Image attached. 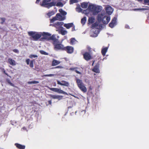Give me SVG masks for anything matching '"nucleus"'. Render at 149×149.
Here are the masks:
<instances>
[{
    "label": "nucleus",
    "mask_w": 149,
    "mask_h": 149,
    "mask_svg": "<svg viewBox=\"0 0 149 149\" xmlns=\"http://www.w3.org/2000/svg\"><path fill=\"white\" fill-rule=\"evenodd\" d=\"M76 10L77 11L80 12L81 11L82 9L78 7L76 8Z\"/></svg>",
    "instance_id": "obj_40"
},
{
    "label": "nucleus",
    "mask_w": 149,
    "mask_h": 149,
    "mask_svg": "<svg viewBox=\"0 0 149 149\" xmlns=\"http://www.w3.org/2000/svg\"><path fill=\"white\" fill-rule=\"evenodd\" d=\"M77 42V41L74 38H72L70 39V43L71 45H74Z\"/></svg>",
    "instance_id": "obj_27"
},
{
    "label": "nucleus",
    "mask_w": 149,
    "mask_h": 149,
    "mask_svg": "<svg viewBox=\"0 0 149 149\" xmlns=\"http://www.w3.org/2000/svg\"><path fill=\"white\" fill-rule=\"evenodd\" d=\"M56 84L55 83L54 85V86H56Z\"/></svg>",
    "instance_id": "obj_53"
},
{
    "label": "nucleus",
    "mask_w": 149,
    "mask_h": 149,
    "mask_svg": "<svg viewBox=\"0 0 149 149\" xmlns=\"http://www.w3.org/2000/svg\"><path fill=\"white\" fill-rule=\"evenodd\" d=\"M39 83V81H29L28 82V83L29 84H38Z\"/></svg>",
    "instance_id": "obj_30"
},
{
    "label": "nucleus",
    "mask_w": 149,
    "mask_h": 149,
    "mask_svg": "<svg viewBox=\"0 0 149 149\" xmlns=\"http://www.w3.org/2000/svg\"><path fill=\"white\" fill-rule=\"evenodd\" d=\"M59 6L62 7L63 6V3L60 2H58L57 3H56V4L55 6Z\"/></svg>",
    "instance_id": "obj_33"
},
{
    "label": "nucleus",
    "mask_w": 149,
    "mask_h": 149,
    "mask_svg": "<svg viewBox=\"0 0 149 149\" xmlns=\"http://www.w3.org/2000/svg\"><path fill=\"white\" fill-rule=\"evenodd\" d=\"M40 1V0H37L36 1V3H38Z\"/></svg>",
    "instance_id": "obj_51"
},
{
    "label": "nucleus",
    "mask_w": 149,
    "mask_h": 149,
    "mask_svg": "<svg viewBox=\"0 0 149 149\" xmlns=\"http://www.w3.org/2000/svg\"><path fill=\"white\" fill-rule=\"evenodd\" d=\"M144 2L145 3H149V0H144Z\"/></svg>",
    "instance_id": "obj_46"
},
{
    "label": "nucleus",
    "mask_w": 149,
    "mask_h": 149,
    "mask_svg": "<svg viewBox=\"0 0 149 149\" xmlns=\"http://www.w3.org/2000/svg\"><path fill=\"white\" fill-rule=\"evenodd\" d=\"M138 1H142L143 0H137Z\"/></svg>",
    "instance_id": "obj_54"
},
{
    "label": "nucleus",
    "mask_w": 149,
    "mask_h": 149,
    "mask_svg": "<svg viewBox=\"0 0 149 149\" xmlns=\"http://www.w3.org/2000/svg\"><path fill=\"white\" fill-rule=\"evenodd\" d=\"M105 9L106 12V13L109 16L111 14L113 11V9L109 6H106Z\"/></svg>",
    "instance_id": "obj_11"
},
{
    "label": "nucleus",
    "mask_w": 149,
    "mask_h": 149,
    "mask_svg": "<svg viewBox=\"0 0 149 149\" xmlns=\"http://www.w3.org/2000/svg\"><path fill=\"white\" fill-rule=\"evenodd\" d=\"M49 40H52V43L53 45L55 43L59 42L58 39L56 38L55 36L54 35H53L52 36H50L49 37Z\"/></svg>",
    "instance_id": "obj_16"
},
{
    "label": "nucleus",
    "mask_w": 149,
    "mask_h": 149,
    "mask_svg": "<svg viewBox=\"0 0 149 149\" xmlns=\"http://www.w3.org/2000/svg\"><path fill=\"white\" fill-rule=\"evenodd\" d=\"M35 60H32L30 61V63L29 62L30 60L29 59H27L26 60V62L27 65L29 64V66L31 68H33V63Z\"/></svg>",
    "instance_id": "obj_18"
},
{
    "label": "nucleus",
    "mask_w": 149,
    "mask_h": 149,
    "mask_svg": "<svg viewBox=\"0 0 149 149\" xmlns=\"http://www.w3.org/2000/svg\"><path fill=\"white\" fill-rule=\"evenodd\" d=\"M86 17H84L82 19H86Z\"/></svg>",
    "instance_id": "obj_55"
},
{
    "label": "nucleus",
    "mask_w": 149,
    "mask_h": 149,
    "mask_svg": "<svg viewBox=\"0 0 149 149\" xmlns=\"http://www.w3.org/2000/svg\"><path fill=\"white\" fill-rule=\"evenodd\" d=\"M63 22H57L56 24L57 26H62L63 24Z\"/></svg>",
    "instance_id": "obj_37"
},
{
    "label": "nucleus",
    "mask_w": 149,
    "mask_h": 149,
    "mask_svg": "<svg viewBox=\"0 0 149 149\" xmlns=\"http://www.w3.org/2000/svg\"><path fill=\"white\" fill-rule=\"evenodd\" d=\"M76 68H70L69 70H74L75 72H76L77 73L80 74H81V72L76 70Z\"/></svg>",
    "instance_id": "obj_29"
},
{
    "label": "nucleus",
    "mask_w": 149,
    "mask_h": 149,
    "mask_svg": "<svg viewBox=\"0 0 149 149\" xmlns=\"http://www.w3.org/2000/svg\"><path fill=\"white\" fill-rule=\"evenodd\" d=\"M94 11L95 13H93V15H97L102 10V7L101 6H99L96 5Z\"/></svg>",
    "instance_id": "obj_14"
},
{
    "label": "nucleus",
    "mask_w": 149,
    "mask_h": 149,
    "mask_svg": "<svg viewBox=\"0 0 149 149\" xmlns=\"http://www.w3.org/2000/svg\"><path fill=\"white\" fill-rule=\"evenodd\" d=\"M38 57V56L36 55H34V54H31L30 55L29 57L30 58H36L37 57Z\"/></svg>",
    "instance_id": "obj_36"
},
{
    "label": "nucleus",
    "mask_w": 149,
    "mask_h": 149,
    "mask_svg": "<svg viewBox=\"0 0 149 149\" xmlns=\"http://www.w3.org/2000/svg\"><path fill=\"white\" fill-rule=\"evenodd\" d=\"M88 19V23L89 24H92L91 28L92 31L91 36L93 37H96L97 36L99 31V29L102 28V25L107 24L109 22L110 19Z\"/></svg>",
    "instance_id": "obj_1"
},
{
    "label": "nucleus",
    "mask_w": 149,
    "mask_h": 149,
    "mask_svg": "<svg viewBox=\"0 0 149 149\" xmlns=\"http://www.w3.org/2000/svg\"><path fill=\"white\" fill-rule=\"evenodd\" d=\"M73 26V23H70L68 24H64V27L66 28L67 29H69L70 28L72 27Z\"/></svg>",
    "instance_id": "obj_24"
},
{
    "label": "nucleus",
    "mask_w": 149,
    "mask_h": 149,
    "mask_svg": "<svg viewBox=\"0 0 149 149\" xmlns=\"http://www.w3.org/2000/svg\"><path fill=\"white\" fill-rule=\"evenodd\" d=\"M117 19H112L109 24V26L111 28H113L117 24Z\"/></svg>",
    "instance_id": "obj_17"
},
{
    "label": "nucleus",
    "mask_w": 149,
    "mask_h": 149,
    "mask_svg": "<svg viewBox=\"0 0 149 149\" xmlns=\"http://www.w3.org/2000/svg\"><path fill=\"white\" fill-rule=\"evenodd\" d=\"M52 19H56V18H55V17H54L53 18H52Z\"/></svg>",
    "instance_id": "obj_57"
},
{
    "label": "nucleus",
    "mask_w": 149,
    "mask_h": 149,
    "mask_svg": "<svg viewBox=\"0 0 149 149\" xmlns=\"http://www.w3.org/2000/svg\"><path fill=\"white\" fill-rule=\"evenodd\" d=\"M89 88L91 90L92 89V88H91V86H90L89 87Z\"/></svg>",
    "instance_id": "obj_52"
},
{
    "label": "nucleus",
    "mask_w": 149,
    "mask_h": 149,
    "mask_svg": "<svg viewBox=\"0 0 149 149\" xmlns=\"http://www.w3.org/2000/svg\"><path fill=\"white\" fill-rule=\"evenodd\" d=\"M49 89L53 91L58 93H62L65 95H67V93L66 92L58 88H50Z\"/></svg>",
    "instance_id": "obj_9"
},
{
    "label": "nucleus",
    "mask_w": 149,
    "mask_h": 149,
    "mask_svg": "<svg viewBox=\"0 0 149 149\" xmlns=\"http://www.w3.org/2000/svg\"><path fill=\"white\" fill-rule=\"evenodd\" d=\"M113 19H116V18L115 17H114Z\"/></svg>",
    "instance_id": "obj_59"
},
{
    "label": "nucleus",
    "mask_w": 149,
    "mask_h": 149,
    "mask_svg": "<svg viewBox=\"0 0 149 149\" xmlns=\"http://www.w3.org/2000/svg\"><path fill=\"white\" fill-rule=\"evenodd\" d=\"M51 99H58L60 100L62 98V96L59 95H49Z\"/></svg>",
    "instance_id": "obj_19"
},
{
    "label": "nucleus",
    "mask_w": 149,
    "mask_h": 149,
    "mask_svg": "<svg viewBox=\"0 0 149 149\" xmlns=\"http://www.w3.org/2000/svg\"><path fill=\"white\" fill-rule=\"evenodd\" d=\"M143 9H140V8H137V9H135L134 10H143Z\"/></svg>",
    "instance_id": "obj_48"
},
{
    "label": "nucleus",
    "mask_w": 149,
    "mask_h": 149,
    "mask_svg": "<svg viewBox=\"0 0 149 149\" xmlns=\"http://www.w3.org/2000/svg\"><path fill=\"white\" fill-rule=\"evenodd\" d=\"M108 49V47H105L102 49L101 53L103 56H104L105 55L106 53L107 52Z\"/></svg>",
    "instance_id": "obj_26"
},
{
    "label": "nucleus",
    "mask_w": 149,
    "mask_h": 149,
    "mask_svg": "<svg viewBox=\"0 0 149 149\" xmlns=\"http://www.w3.org/2000/svg\"><path fill=\"white\" fill-rule=\"evenodd\" d=\"M78 2L77 0H70V4H73L74 3H76Z\"/></svg>",
    "instance_id": "obj_35"
},
{
    "label": "nucleus",
    "mask_w": 149,
    "mask_h": 149,
    "mask_svg": "<svg viewBox=\"0 0 149 149\" xmlns=\"http://www.w3.org/2000/svg\"><path fill=\"white\" fill-rule=\"evenodd\" d=\"M93 71L96 73H99L100 72V70L99 69V65L97 64L94 67L93 70Z\"/></svg>",
    "instance_id": "obj_20"
},
{
    "label": "nucleus",
    "mask_w": 149,
    "mask_h": 149,
    "mask_svg": "<svg viewBox=\"0 0 149 149\" xmlns=\"http://www.w3.org/2000/svg\"><path fill=\"white\" fill-rule=\"evenodd\" d=\"M54 75V74H46L44 75V76L46 77H51Z\"/></svg>",
    "instance_id": "obj_43"
},
{
    "label": "nucleus",
    "mask_w": 149,
    "mask_h": 149,
    "mask_svg": "<svg viewBox=\"0 0 149 149\" xmlns=\"http://www.w3.org/2000/svg\"><path fill=\"white\" fill-rule=\"evenodd\" d=\"M110 16L108 15L105 11H102L99 13L97 17V19H110Z\"/></svg>",
    "instance_id": "obj_7"
},
{
    "label": "nucleus",
    "mask_w": 149,
    "mask_h": 149,
    "mask_svg": "<svg viewBox=\"0 0 149 149\" xmlns=\"http://www.w3.org/2000/svg\"><path fill=\"white\" fill-rule=\"evenodd\" d=\"M61 63V61L54 59L52 62V66H55L58 65Z\"/></svg>",
    "instance_id": "obj_22"
},
{
    "label": "nucleus",
    "mask_w": 149,
    "mask_h": 149,
    "mask_svg": "<svg viewBox=\"0 0 149 149\" xmlns=\"http://www.w3.org/2000/svg\"><path fill=\"white\" fill-rule=\"evenodd\" d=\"M125 27L126 29H130V27H129V26L127 24H126L125 25Z\"/></svg>",
    "instance_id": "obj_45"
},
{
    "label": "nucleus",
    "mask_w": 149,
    "mask_h": 149,
    "mask_svg": "<svg viewBox=\"0 0 149 149\" xmlns=\"http://www.w3.org/2000/svg\"><path fill=\"white\" fill-rule=\"evenodd\" d=\"M13 51V52L16 53H18L19 52L18 50L17 49H14Z\"/></svg>",
    "instance_id": "obj_44"
},
{
    "label": "nucleus",
    "mask_w": 149,
    "mask_h": 149,
    "mask_svg": "<svg viewBox=\"0 0 149 149\" xmlns=\"http://www.w3.org/2000/svg\"><path fill=\"white\" fill-rule=\"evenodd\" d=\"M50 1L51 0H43L40 5L42 6L48 8H49L53 6H55L56 4V2L52 1L50 3H49L48 2Z\"/></svg>",
    "instance_id": "obj_4"
},
{
    "label": "nucleus",
    "mask_w": 149,
    "mask_h": 149,
    "mask_svg": "<svg viewBox=\"0 0 149 149\" xmlns=\"http://www.w3.org/2000/svg\"><path fill=\"white\" fill-rule=\"evenodd\" d=\"M15 145L17 148L19 149H24L25 148V146L22 145L18 143H15Z\"/></svg>",
    "instance_id": "obj_21"
},
{
    "label": "nucleus",
    "mask_w": 149,
    "mask_h": 149,
    "mask_svg": "<svg viewBox=\"0 0 149 149\" xmlns=\"http://www.w3.org/2000/svg\"><path fill=\"white\" fill-rule=\"evenodd\" d=\"M73 28H72V31H73L75 30V26L73 25V26L72 27Z\"/></svg>",
    "instance_id": "obj_47"
},
{
    "label": "nucleus",
    "mask_w": 149,
    "mask_h": 149,
    "mask_svg": "<svg viewBox=\"0 0 149 149\" xmlns=\"http://www.w3.org/2000/svg\"><path fill=\"white\" fill-rule=\"evenodd\" d=\"M54 49L55 50H64L65 47L62 44L57 42L53 44Z\"/></svg>",
    "instance_id": "obj_8"
},
{
    "label": "nucleus",
    "mask_w": 149,
    "mask_h": 149,
    "mask_svg": "<svg viewBox=\"0 0 149 149\" xmlns=\"http://www.w3.org/2000/svg\"><path fill=\"white\" fill-rule=\"evenodd\" d=\"M88 3L83 2L81 3V7L83 8H87L88 6Z\"/></svg>",
    "instance_id": "obj_28"
},
{
    "label": "nucleus",
    "mask_w": 149,
    "mask_h": 149,
    "mask_svg": "<svg viewBox=\"0 0 149 149\" xmlns=\"http://www.w3.org/2000/svg\"><path fill=\"white\" fill-rule=\"evenodd\" d=\"M6 81L8 82V83L10 84L11 86L13 87H15L14 84L11 82L10 79H6Z\"/></svg>",
    "instance_id": "obj_32"
},
{
    "label": "nucleus",
    "mask_w": 149,
    "mask_h": 149,
    "mask_svg": "<svg viewBox=\"0 0 149 149\" xmlns=\"http://www.w3.org/2000/svg\"><path fill=\"white\" fill-rule=\"evenodd\" d=\"M28 33L29 35L31 37L33 40L35 41L38 40L42 36L41 34L37 32L31 31L28 32Z\"/></svg>",
    "instance_id": "obj_3"
},
{
    "label": "nucleus",
    "mask_w": 149,
    "mask_h": 149,
    "mask_svg": "<svg viewBox=\"0 0 149 149\" xmlns=\"http://www.w3.org/2000/svg\"><path fill=\"white\" fill-rule=\"evenodd\" d=\"M48 102L49 104H52V100H50L48 101Z\"/></svg>",
    "instance_id": "obj_50"
},
{
    "label": "nucleus",
    "mask_w": 149,
    "mask_h": 149,
    "mask_svg": "<svg viewBox=\"0 0 149 149\" xmlns=\"http://www.w3.org/2000/svg\"><path fill=\"white\" fill-rule=\"evenodd\" d=\"M8 62L10 65H12L14 66L16 65V63L15 61L11 58H9L8 59Z\"/></svg>",
    "instance_id": "obj_25"
},
{
    "label": "nucleus",
    "mask_w": 149,
    "mask_h": 149,
    "mask_svg": "<svg viewBox=\"0 0 149 149\" xmlns=\"http://www.w3.org/2000/svg\"><path fill=\"white\" fill-rule=\"evenodd\" d=\"M148 5H149V4H148Z\"/></svg>",
    "instance_id": "obj_60"
},
{
    "label": "nucleus",
    "mask_w": 149,
    "mask_h": 149,
    "mask_svg": "<svg viewBox=\"0 0 149 149\" xmlns=\"http://www.w3.org/2000/svg\"><path fill=\"white\" fill-rule=\"evenodd\" d=\"M59 11L60 13H57L56 15V16L58 19H65L66 18L65 15L67 14L66 12L61 9H59Z\"/></svg>",
    "instance_id": "obj_6"
},
{
    "label": "nucleus",
    "mask_w": 149,
    "mask_h": 149,
    "mask_svg": "<svg viewBox=\"0 0 149 149\" xmlns=\"http://www.w3.org/2000/svg\"><path fill=\"white\" fill-rule=\"evenodd\" d=\"M57 83L58 84L61 86H63L67 87L69 86V82L64 80H62L61 82L58 80H57Z\"/></svg>",
    "instance_id": "obj_15"
},
{
    "label": "nucleus",
    "mask_w": 149,
    "mask_h": 149,
    "mask_svg": "<svg viewBox=\"0 0 149 149\" xmlns=\"http://www.w3.org/2000/svg\"><path fill=\"white\" fill-rule=\"evenodd\" d=\"M89 19H92V18H90V17H89Z\"/></svg>",
    "instance_id": "obj_58"
},
{
    "label": "nucleus",
    "mask_w": 149,
    "mask_h": 149,
    "mask_svg": "<svg viewBox=\"0 0 149 149\" xmlns=\"http://www.w3.org/2000/svg\"><path fill=\"white\" fill-rule=\"evenodd\" d=\"M84 58L88 61L92 58V57L89 52H86L83 54Z\"/></svg>",
    "instance_id": "obj_12"
},
{
    "label": "nucleus",
    "mask_w": 149,
    "mask_h": 149,
    "mask_svg": "<svg viewBox=\"0 0 149 149\" xmlns=\"http://www.w3.org/2000/svg\"><path fill=\"white\" fill-rule=\"evenodd\" d=\"M64 19H50V23H53L54 22L55 20H59L60 21H63V20Z\"/></svg>",
    "instance_id": "obj_38"
},
{
    "label": "nucleus",
    "mask_w": 149,
    "mask_h": 149,
    "mask_svg": "<svg viewBox=\"0 0 149 149\" xmlns=\"http://www.w3.org/2000/svg\"><path fill=\"white\" fill-rule=\"evenodd\" d=\"M64 50L68 54H71L73 52L74 48L72 46H67L65 47Z\"/></svg>",
    "instance_id": "obj_13"
},
{
    "label": "nucleus",
    "mask_w": 149,
    "mask_h": 149,
    "mask_svg": "<svg viewBox=\"0 0 149 149\" xmlns=\"http://www.w3.org/2000/svg\"><path fill=\"white\" fill-rule=\"evenodd\" d=\"M76 82L78 87L84 93H85L87 91V88L81 80L77 79Z\"/></svg>",
    "instance_id": "obj_2"
},
{
    "label": "nucleus",
    "mask_w": 149,
    "mask_h": 149,
    "mask_svg": "<svg viewBox=\"0 0 149 149\" xmlns=\"http://www.w3.org/2000/svg\"><path fill=\"white\" fill-rule=\"evenodd\" d=\"M96 5L92 4H90L88 6V8L86 10H84V13L86 14H89V13H95L94 11Z\"/></svg>",
    "instance_id": "obj_5"
},
{
    "label": "nucleus",
    "mask_w": 149,
    "mask_h": 149,
    "mask_svg": "<svg viewBox=\"0 0 149 149\" xmlns=\"http://www.w3.org/2000/svg\"><path fill=\"white\" fill-rule=\"evenodd\" d=\"M40 53L42 54H44L45 55H48V53L42 50H41L40 51Z\"/></svg>",
    "instance_id": "obj_34"
},
{
    "label": "nucleus",
    "mask_w": 149,
    "mask_h": 149,
    "mask_svg": "<svg viewBox=\"0 0 149 149\" xmlns=\"http://www.w3.org/2000/svg\"><path fill=\"white\" fill-rule=\"evenodd\" d=\"M94 61L93 62V63H92V65H93V64H94Z\"/></svg>",
    "instance_id": "obj_56"
},
{
    "label": "nucleus",
    "mask_w": 149,
    "mask_h": 149,
    "mask_svg": "<svg viewBox=\"0 0 149 149\" xmlns=\"http://www.w3.org/2000/svg\"><path fill=\"white\" fill-rule=\"evenodd\" d=\"M60 33L62 35H65L67 33V32L66 30H61L60 31Z\"/></svg>",
    "instance_id": "obj_31"
},
{
    "label": "nucleus",
    "mask_w": 149,
    "mask_h": 149,
    "mask_svg": "<svg viewBox=\"0 0 149 149\" xmlns=\"http://www.w3.org/2000/svg\"><path fill=\"white\" fill-rule=\"evenodd\" d=\"M55 12L54 11H52L49 12L48 13L46 14V16L47 18H50L51 16L54 15Z\"/></svg>",
    "instance_id": "obj_23"
},
{
    "label": "nucleus",
    "mask_w": 149,
    "mask_h": 149,
    "mask_svg": "<svg viewBox=\"0 0 149 149\" xmlns=\"http://www.w3.org/2000/svg\"><path fill=\"white\" fill-rule=\"evenodd\" d=\"M63 68L61 66H58L54 67H53L52 68V69H56V68Z\"/></svg>",
    "instance_id": "obj_42"
},
{
    "label": "nucleus",
    "mask_w": 149,
    "mask_h": 149,
    "mask_svg": "<svg viewBox=\"0 0 149 149\" xmlns=\"http://www.w3.org/2000/svg\"><path fill=\"white\" fill-rule=\"evenodd\" d=\"M2 20L1 22V24H3L5 22V19H2Z\"/></svg>",
    "instance_id": "obj_49"
},
{
    "label": "nucleus",
    "mask_w": 149,
    "mask_h": 149,
    "mask_svg": "<svg viewBox=\"0 0 149 149\" xmlns=\"http://www.w3.org/2000/svg\"><path fill=\"white\" fill-rule=\"evenodd\" d=\"M86 22V19H81V23L84 25Z\"/></svg>",
    "instance_id": "obj_39"
},
{
    "label": "nucleus",
    "mask_w": 149,
    "mask_h": 149,
    "mask_svg": "<svg viewBox=\"0 0 149 149\" xmlns=\"http://www.w3.org/2000/svg\"><path fill=\"white\" fill-rule=\"evenodd\" d=\"M2 71L3 72L4 74H5L6 75L8 76H9L8 74V73H6L5 70L3 68V69L2 70Z\"/></svg>",
    "instance_id": "obj_41"
},
{
    "label": "nucleus",
    "mask_w": 149,
    "mask_h": 149,
    "mask_svg": "<svg viewBox=\"0 0 149 149\" xmlns=\"http://www.w3.org/2000/svg\"><path fill=\"white\" fill-rule=\"evenodd\" d=\"M41 35L43 37L41 38V40H42L43 39H45L47 40L48 41L49 40V37L51 36V34L46 32H43Z\"/></svg>",
    "instance_id": "obj_10"
}]
</instances>
